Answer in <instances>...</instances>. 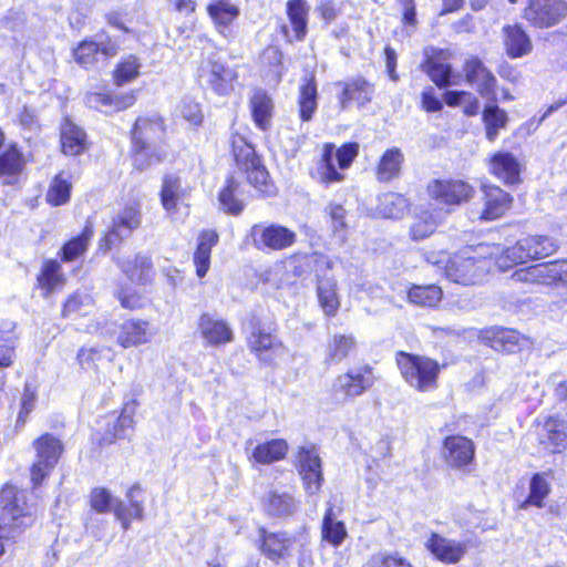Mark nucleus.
I'll return each mask as SVG.
<instances>
[{"label":"nucleus","mask_w":567,"mask_h":567,"mask_svg":"<svg viewBox=\"0 0 567 567\" xmlns=\"http://www.w3.org/2000/svg\"><path fill=\"white\" fill-rule=\"evenodd\" d=\"M166 134L164 120L159 115L138 117L131 131V152L133 165L138 171L163 161L159 150Z\"/></svg>","instance_id":"obj_1"},{"label":"nucleus","mask_w":567,"mask_h":567,"mask_svg":"<svg viewBox=\"0 0 567 567\" xmlns=\"http://www.w3.org/2000/svg\"><path fill=\"white\" fill-rule=\"evenodd\" d=\"M0 512V557L4 553V539H14L32 525V506L27 504L24 491H17L13 486H6L1 491Z\"/></svg>","instance_id":"obj_2"},{"label":"nucleus","mask_w":567,"mask_h":567,"mask_svg":"<svg viewBox=\"0 0 567 567\" xmlns=\"http://www.w3.org/2000/svg\"><path fill=\"white\" fill-rule=\"evenodd\" d=\"M398 368L412 388L427 392L437 388L440 364L430 358L399 351L395 357Z\"/></svg>","instance_id":"obj_3"},{"label":"nucleus","mask_w":567,"mask_h":567,"mask_svg":"<svg viewBox=\"0 0 567 567\" xmlns=\"http://www.w3.org/2000/svg\"><path fill=\"white\" fill-rule=\"evenodd\" d=\"M233 152L238 168L247 176L248 183L264 196H274L276 186L269 179L266 167L256 155L254 147L244 137L234 136Z\"/></svg>","instance_id":"obj_4"},{"label":"nucleus","mask_w":567,"mask_h":567,"mask_svg":"<svg viewBox=\"0 0 567 567\" xmlns=\"http://www.w3.org/2000/svg\"><path fill=\"white\" fill-rule=\"evenodd\" d=\"M472 249L454 254L444 266V274L451 281L468 286L481 282L487 272V260L471 255Z\"/></svg>","instance_id":"obj_5"},{"label":"nucleus","mask_w":567,"mask_h":567,"mask_svg":"<svg viewBox=\"0 0 567 567\" xmlns=\"http://www.w3.org/2000/svg\"><path fill=\"white\" fill-rule=\"evenodd\" d=\"M359 145L357 143H347L336 150L333 144L327 143L323 146L321 161L318 165V174L321 183L329 185L341 182L344 176L339 173L334 166L337 159L339 168L347 169L358 156Z\"/></svg>","instance_id":"obj_6"},{"label":"nucleus","mask_w":567,"mask_h":567,"mask_svg":"<svg viewBox=\"0 0 567 567\" xmlns=\"http://www.w3.org/2000/svg\"><path fill=\"white\" fill-rule=\"evenodd\" d=\"M375 381L372 368L369 365L349 369L336 378L331 394L337 402H348L364 393Z\"/></svg>","instance_id":"obj_7"},{"label":"nucleus","mask_w":567,"mask_h":567,"mask_svg":"<svg viewBox=\"0 0 567 567\" xmlns=\"http://www.w3.org/2000/svg\"><path fill=\"white\" fill-rule=\"evenodd\" d=\"M33 447L37 455L31 467V480L37 486L56 465L63 452V445L55 436L45 433L33 442Z\"/></svg>","instance_id":"obj_8"},{"label":"nucleus","mask_w":567,"mask_h":567,"mask_svg":"<svg viewBox=\"0 0 567 567\" xmlns=\"http://www.w3.org/2000/svg\"><path fill=\"white\" fill-rule=\"evenodd\" d=\"M118 52V45L109 34L100 32L94 39H85L73 49V59L82 68L90 70L99 62V56L105 60Z\"/></svg>","instance_id":"obj_9"},{"label":"nucleus","mask_w":567,"mask_h":567,"mask_svg":"<svg viewBox=\"0 0 567 567\" xmlns=\"http://www.w3.org/2000/svg\"><path fill=\"white\" fill-rule=\"evenodd\" d=\"M513 277L518 281L539 285H567V259L536 264L518 269Z\"/></svg>","instance_id":"obj_10"},{"label":"nucleus","mask_w":567,"mask_h":567,"mask_svg":"<svg viewBox=\"0 0 567 567\" xmlns=\"http://www.w3.org/2000/svg\"><path fill=\"white\" fill-rule=\"evenodd\" d=\"M248 347L264 364H271L272 354L284 349L281 341L274 334L270 324L252 319L250 321V333L247 339Z\"/></svg>","instance_id":"obj_11"},{"label":"nucleus","mask_w":567,"mask_h":567,"mask_svg":"<svg viewBox=\"0 0 567 567\" xmlns=\"http://www.w3.org/2000/svg\"><path fill=\"white\" fill-rule=\"evenodd\" d=\"M250 237L259 250H284L296 243L297 235L279 224H256L250 229Z\"/></svg>","instance_id":"obj_12"},{"label":"nucleus","mask_w":567,"mask_h":567,"mask_svg":"<svg viewBox=\"0 0 567 567\" xmlns=\"http://www.w3.org/2000/svg\"><path fill=\"white\" fill-rule=\"evenodd\" d=\"M567 14L565 0H528L524 18L536 28L556 25Z\"/></svg>","instance_id":"obj_13"},{"label":"nucleus","mask_w":567,"mask_h":567,"mask_svg":"<svg viewBox=\"0 0 567 567\" xmlns=\"http://www.w3.org/2000/svg\"><path fill=\"white\" fill-rule=\"evenodd\" d=\"M142 223L141 209L137 204L125 206L113 218L111 230L101 241V248L110 249L112 246L122 241L123 238L130 236L132 231L137 229Z\"/></svg>","instance_id":"obj_14"},{"label":"nucleus","mask_w":567,"mask_h":567,"mask_svg":"<svg viewBox=\"0 0 567 567\" xmlns=\"http://www.w3.org/2000/svg\"><path fill=\"white\" fill-rule=\"evenodd\" d=\"M474 192L468 183L460 179H435L429 185L430 196L447 206L461 205L470 200Z\"/></svg>","instance_id":"obj_15"},{"label":"nucleus","mask_w":567,"mask_h":567,"mask_svg":"<svg viewBox=\"0 0 567 567\" xmlns=\"http://www.w3.org/2000/svg\"><path fill=\"white\" fill-rule=\"evenodd\" d=\"M197 331L205 346L221 347L234 340V332L230 324L209 312H204L198 318Z\"/></svg>","instance_id":"obj_16"},{"label":"nucleus","mask_w":567,"mask_h":567,"mask_svg":"<svg viewBox=\"0 0 567 567\" xmlns=\"http://www.w3.org/2000/svg\"><path fill=\"white\" fill-rule=\"evenodd\" d=\"M299 473L308 494H317L322 485L321 460L315 446L301 447L298 454Z\"/></svg>","instance_id":"obj_17"},{"label":"nucleus","mask_w":567,"mask_h":567,"mask_svg":"<svg viewBox=\"0 0 567 567\" xmlns=\"http://www.w3.org/2000/svg\"><path fill=\"white\" fill-rule=\"evenodd\" d=\"M443 457L453 468H464L475 457V446L472 440L462 435H450L443 441Z\"/></svg>","instance_id":"obj_18"},{"label":"nucleus","mask_w":567,"mask_h":567,"mask_svg":"<svg viewBox=\"0 0 567 567\" xmlns=\"http://www.w3.org/2000/svg\"><path fill=\"white\" fill-rule=\"evenodd\" d=\"M337 86L341 89L338 95L341 110H347L351 104L361 109L371 102L374 94L373 85L363 78L338 82Z\"/></svg>","instance_id":"obj_19"},{"label":"nucleus","mask_w":567,"mask_h":567,"mask_svg":"<svg viewBox=\"0 0 567 567\" xmlns=\"http://www.w3.org/2000/svg\"><path fill=\"white\" fill-rule=\"evenodd\" d=\"M261 507L269 517L287 518L299 511L300 502L286 491L270 489L261 498Z\"/></svg>","instance_id":"obj_20"},{"label":"nucleus","mask_w":567,"mask_h":567,"mask_svg":"<svg viewBox=\"0 0 567 567\" xmlns=\"http://www.w3.org/2000/svg\"><path fill=\"white\" fill-rule=\"evenodd\" d=\"M502 42L509 59H520L532 53L533 41L519 23L505 24L502 28Z\"/></svg>","instance_id":"obj_21"},{"label":"nucleus","mask_w":567,"mask_h":567,"mask_svg":"<svg viewBox=\"0 0 567 567\" xmlns=\"http://www.w3.org/2000/svg\"><path fill=\"white\" fill-rule=\"evenodd\" d=\"M425 548L440 561L457 564L467 551L465 543L446 538L437 533H432L425 542Z\"/></svg>","instance_id":"obj_22"},{"label":"nucleus","mask_w":567,"mask_h":567,"mask_svg":"<svg viewBox=\"0 0 567 567\" xmlns=\"http://www.w3.org/2000/svg\"><path fill=\"white\" fill-rule=\"evenodd\" d=\"M432 51L433 55L425 51V60L422 64L430 79L441 89L458 84L461 75L454 72L449 62L444 61L442 52Z\"/></svg>","instance_id":"obj_23"},{"label":"nucleus","mask_w":567,"mask_h":567,"mask_svg":"<svg viewBox=\"0 0 567 567\" xmlns=\"http://www.w3.org/2000/svg\"><path fill=\"white\" fill-rule=\"evenodd\" d=\"M540 444L551 453H560L567 449V421L557 416H548L539 433Z\"/></svg>","instance_id":"obj_24"},{"label":"nucleus","mask_w":567,"mask_h":567,"mask_svg":"<svg viewBox=\"0 0 567 567\" xmlns=\"http://www.w3.org/2000/svg\"><path fill=\"white\" fill-rule=\"evenodd\" d=\"M136 101L134 92L123 95H111L103 92H90L85 95V104L104 113L118 112L131 107Z\"/></svg>","instance_id":"obj_25"},{"label":"nucleus","mask_w":567,"mask_h":567,"mask_svg":"<svg viewBox=\"0 0 567 567\" xmlns=\"http://www.w3.org/2000/svg\"><path fill=\"white\" fill-rule=\"evenodd\" d=\"M482 339L499 352L514 353L520 349L523 336L514 329L492 327L482 331Z\"/></svg>","instance_id":"obj_26"},{"label":"nucleus","mask_w":567,"mask_h":567,"mask_svg":"<svg viewBox=\"0 0 567 567\" xmlns=\"http://www.w3.org/2000/svg\"><path fill=\"white\" fill-rule=\"evenodd\" d=\"M153 334L154 331L148 321L130 319L121 324L117 342L123 348L137 347L148 342Z\"/></svg>","instance_id":"obj_27"},{"label":"nucleus","mask_w":567,"mask_h":567,"mask_svg":"<svg viewBox=\"0 0 567 567\" xmlns=\"http://www.w3.org/2000/svg\"><path fill=\"white\" fill-rule=\"evenodd\" d=\"M258 534L261 542L260 550L267 558L278 561L289 556L292 539L286 533H270L260 527Z\"/></svg>","instance_id":"obj_28"},{"label":"nucleus","mask_w":567,"mask_h":567,"mask_svg":"<svg viewBox=\"0 0 567 567\" xmlns=\"http://www.w3.org/2000/svg\"><path fill=\"white\" fill-rule=\"evenodd\" d=\"M491 172L505 184L513 185L520 182V164L511 152H497L489 161Z\"/></svg>","instance_id":"obj_29"},{"label":"nucleus","mask_w":567,"mask_h":567,"mask_svg":"<svg viewBox=\"0 0 567 567\" xmlns=\"http://www.w3.org/2000/svg\"><path fill=\"white\" fill-rule=\"evenodd\" d=\"M117 266L133 282L146 284L153 276V264L146 255L137 254L121 258Z\"/></svg>","instance_id":"obj_30"},{"label":"nucleus","mask_w":567,"mask_h":567,"mask_svg":"<svg viewBox=\"0 0 567 567\" xmlns=\"http://www.w3.org/2000/svg\"><path fill=\"white\" fill-rule=\"evenodd\" d=\"M485 204L481 218L494 220L502 217L509 209L513 197L497 186H485Z\"/></svg>","instance_id":"obj_31"},{"label":"nucleus","mask_w":567,"mask_h":567,"mask_svg":"<svg viewBox=\"0 0 567 567\" xmlns=\"http://www.w3.org/2000/svg\"><path fill=\"white\" fill-rule=\"evenodd\" d=\"M254 123L262 131L271 126L274 103L271 97L261 90H257L249 101Z\"/></svg>","instance_id":"obj_32"},{"label":"nucleus","mask_w":567,"mask_h":567,"mask_svg":"<svg viewBox=\"0 0 567 567\" xmlns=\"http://www.w3.org/2000/svg\"><path fill=\"white\" fill-rule=\"evenodd\" d=\"M61 146L63 153L71 156L80 155L86 148L84 131L68 118L61 126Z\"/></svg>","instance_id":"obj_33"},{"label":"nucleus","mask_w":567,"mask_h":567,"mask_svg":"<svg viewBox=\"0 0 567 567\" xmlns=\"http://www.w3.org/2000/svg\"><path fill=\"white\" fill-rule=\"evenodd\" d=\"M357 347L352 334L336 333L328 341L326 348V363L337 364L348 358Z\"/></svg>","instance_id":"obj_34"},{"label":"nucleus","mask_w":567,"mask_h":567,"mask_svg":"<svg viewBox=\"0 0 567 567\" xmlns=\"http://www.w3.org/2000/svg\"><path fill=\"white\" fill-rule=\"evenodd\" d=\"M207 11L219 32L227 37L229 25L237 19L239 9L225 0H215L209 3Z\"/></svg>","instance_id":"obj_35"},{"label":"nucleus","mask_w":567,"mask_h":567,"mask_svg":"<svg viewBox=\"0 0 567 567\" xmlns=\"http://www.w3.org/2000/svg\"><path fill=\"white\" fill-rule=\"evenodd\" d=\"M551 487L545 478L544 473H535L529 480V488L526 498L518 505L519 509L526 511L530 506L543 508L545 499L550 494Z\"/></svg>","instance_id":"obj_36"},{"label":"nucleus","mask_w":567,"mask_h":567,"mask_svg":"<svg viewBox=\"0 0 567 567\" xmlns=\"http://www.w3.org/2000/svg\"><path fill=\"white\" fill-rule=\"evenodd\" d=\"M318 92L315 75L306 76L302 79V84L299 87V115L303 122L312 118L318 103Z\"/></svg>","instance_id":"obj_37"},{"label":"nucleus","mask_w":567,"mask_h":567,"mask_svg":"<svg viewBox=\"0 0 567 567\" xmlns=\"http://www.w3.org/2000/svg\"><path fill=\"white\" fill-rule=\"evenodd\" d=\"M218 235L214 230H204L198 238L197 249L194 254L196 274L199 278L206 276L210 265L212 248L217 244Z\"/></svg>","instance_id":"obj_38"},{"label":"nucleus","mask_w":567,"mask_h":567,"mask_svg":"<svg viewBox=\"0 0 567 567\" xmlns=\"http://www.w3.org/2000/svg\"><path fill=\"white\" fill-rule=\"evenodd\" d=\"M319 305L328 317H334L340 308L337 282L332 278H321L317 285Z\"/></svg>","instance_id":"obj_39"},{"label":"nucleus","mask_w":567,"mask_h":567,"mask_svg":"<svg viewBox=\"0 0 567 567\" xmlns=\"http://www.w3.org/2000/svg\"><path fill=\"white\" fill-rule=\"evenodd\" d=\"M208 83L219 95H226L233 90L235 72L218 61L209 62Z\"/></svg>","instance_id":"obj_40"},{"label":"nucleus","mask_w":567,"mask_h":567,"mask_svg":"<svg viewBox=\"0 0 567 567\" xmlns=\"http://www.w3.org/2000/svg\"><path fill=\"white\" fill-rule=\"evenodd\" d=\"M309 4L306 0H289L287 2V14L293 30V38L302 40L307 34Z\"/></svg>","instance_id":"obj_41"},{"label":"nucleus","mask_w":567,"mask_h":567,"mask_svg":"<svg viewBox=\"0 0 567 567\" xmlns=\"http://www.w3.org/2000/svg\"><path fill=\"white\" fill-rule=\"evenodd\" d=\"M288 452V443L282 439H274L258 444L252 451V458L260 464H271L282 460Z\"/></svg>","instance_id":"obj_42"},{"label":"nucleus","mask_w":567,"mask_h":567,"mask_svg":"<svg viewBox=\"0 0 567 567\" xmlns=\"http://www.w3.org/2000/svg\"><path fill=\"white\" fill-rule=\"evenodd\" d=\"M23 166V156L16 147H10L0 155V177L6 184H13Z\"/></svg>","instance_id":"obj_43"},{"label":"nucleus","mask_w":567,"mask_h":567,"mask_svg":"<svg viewBox=\"0 0 567 567\" xmlns=\"http://www.w3.org/2000/svg\"><path fill=\"white\" fill-rule=\"evenodd\" d=\"M321 534L323 540L334 547L340 546L347 537L346 526L343 522L337 519L331 505L323 515Z\"/></svg>","instance_id":"obj_44"},{"label":"nucleus","mask_w":567,"mask_h":567,"mask_svg":"<svg viewBox=\"0 0 567 567\" xmlns=\"http://www.w3.org/2000/svg\"><path fill=\"white\" fill-rule=\"evenodd\" d=\"M186 190L182 187L181 179L173 175L164 177L161 200L166 212L173 213L178 202L183 200Z\"/></svg>","instance_id":"obj_45"},{"label":"nucleus","mask_w":567,"mask_h":567,"mask_svg":"<svg viewBox=\"0 0 567 567\" xmlns=\"http://www.w3.org/2000/svg\"><path fill=\"white\" fill-rule=\"evenodd\" d=\"M442 289L436 285L413 286L408 290L409 301L421 307H435L442 300Z\"/></svg>","instance_id":"obj_46"},{"label":"nucleus","mask_w":567,"mask_h":567,"mask_svg":"<svg viewBox=\"0 0 567 567\" xmlns=\"http://www.w3.org/2000/svg\"><path fill=\"white\" fill-rule=\"evenodd\" d=\"M532 259L527 251L524 238L519 239L514 246L507 247L497 259V266L502 270H507L515 265L523 264Z\"/></svg>","instance_id":"obj_47"},{"label":"nucleus","mask_w":567,"mask_h":567,"mask_svg":"<svg viewBox=\"0 0 567 567\" xmlns=\"http://www.w3.org/2000/svg\"><path fill=\"white\" fill-rule=\"evenodd\" d=\"M72 185L64 174H59L52 181L47 193V202L52 206H61L69 202Z\"/></svg>","instance_id":"obj_48"},{"label":"nucleus","mask_w":567,"mask_h":567,"mask_svg":"<svg viewBox=\"0 0 567 567\" xmlns=\"http://www.w3.org/2000/svg\"><path fill=\"white\" fill-rule=\"evenodd\" d=\"M92 235L91 226H85L81 235L71 239L62 247V260L72 261L82 256L87 249Z\"/></svg>","instance_id":"obj_49"},{"label":"nucleus","mask_w":567,"mask_h":567,"mask_svg":"<svg viewBox=\"0 0 567 567\" xmlns=\"http://www.w3.org/2000/svg\"><path fill=\"white\" fill-rule=\"evenodd\" d=\"M141 63L134 55L124 58L114 70V83L122 86L134 81L140 75Z\"/></svg>","instance_id":"obj_50"},{"label":"nucleus","mask_w":567,"mask_h":567,"mask_svg":"<svg viewBox=\"0 0 567 567\" xmlns=\"http://www.w3.org/2000/svg\"><path fill=\"white\" fill-rule=\"evenodd\" d=\"M260 63L268 69V75L272 76L275 82H279L284 73L282 53L276 45L267 47L261 55Z\"/></svg>","instance_id":"obj_51"},{"label":"nucleus","mask_w":567,"mask_h":567,"mask_svg":"<svg viewBox=\"0 0 567 567\" xmlns=\"http://www.w3.org/2000/svg\"><path fill=\"white\" fill-rule=\"evenodd\" d=\"M64 279L61 274V266L55 260H48L41 274L38 277V282L42 289L48 293L52 292L56 287L63 284Z\"/></svg>","instance_id":"obj_52"},{"label":"nucleus","mask_w":567,"mask_h":567,"mask_svg":"<svg viewBox=\"0 0 567 567\" xmlns=\"http://www.w3.org/2000/svg\"><path fill=\"white\" fill-rule=\"evenodd\" d=\"M239 184L234 177L227 179L226 186L219 193V202L225 210L233 215H239L244 209V203L236 197Z\"/></svg>","instance_id":"obj_53"},{"label":"nucleus","mask_w":567,"mask_h":567,"mask_svg":"<svg viewBox=\"0 0 567 567\" xmlns=\"http://www.w3.org/2000/svg\"><path fill=\"white\" fill-rule=\"evenodd\" d=\"M178 112L183 118L194 125H199L203 121V113L199 104L188 96L182 100L178 106Z\"/></svg>","instance_id":"obj_54"},{"label":"nucleus","mask_w":567,"mask_h":567,"mask_svg":"<svg viewBox=\"0 0 567 567\" xmlns=\"http://www.w3.org/2000/svg\"><path fill=\"white\" fill-rule=\"evenodd\" d=\"M37 401V393L30 386V384H25L24 392L21 400V410L17 417V424L23 425L27 421L28 415L33 411Z\"/></svg>","instance_id":"obj_55"},{"label":"nucleus","mask_w":567,"mask_h":567,"mask_svg":"<svg viewBox=\"0 0 567 567\" xmlns=\"http://www.w3.org/2000/svg\"><path fill=\"white\" fill-rule=\"evenodd\" d=\"M114 499L105 488H94L91 493V506L99 513L109 512L113 506Z\"/></svg>","instance_id":"obj_56"},{"label":"nucleus","mask_w":567,"mask_h":567,"mask_svg":"<svg viewBox=\"0 0 567 567\" xmlns=\"http://www.w3.org/2000/svg\"><path fill=\"white\" fill-rule=\"evenodd\" d=\"M400 6V11L402 14L401 21L403 25L406 28V34L410 35V29H414L417 19H416V10L414 0H396Z\"/></svg>","instance_id":"obj_57"},{"label":"nucleus","mask_w":567,"mask_h":567,"mask_svg":"<svg viewBox=\"0 0 567 567\" xmlns=\"http://www.w3.org/2000/svg\"><path fill=\"white\" fill-rule=\"evenodd\" d=\"M483 121L488 125L505 127L507 123V114L496 104H487L483 111Z\"/></svg>","instance_id":"obj_58"},{"label":"nucleus","mask_w":567,"mask_h":567,"mask_svg":"<svg viewBox=\"0 0 567 567\" xmlns=\"http://www.w3.org/2000/svg\"><path fill=\"white\" fill-rule=\"evenodd\" d=\"M488 71V69L484 65L482 60L476 56H473L465 61L464 63V72L466 76V81L468 83H476L480 81L482 75Z\"/></svg>","instance_id":"obj_59"},{"label":"nucleus","mask_w":567,"mask_h":567,"mask_svg":"<svg viewBox=\"0 0 567 567\" xmlns=\"http://www.w3.org/2000/svg\"><path fill=\"white\" fill-rule=\"evenodd\" d=\"M327 213L330 217L331 227L334 233L343 231L347 228L346 209L339 204H329Z\"/></svg>","instance_id":"obj_60"},{"label":"nucleus","mask_w":567,"mask_h":567,"mask_svg":"<svg viewBox=\"0 0 567 567\" xmlns=\"http://www.w3.org/2000/svg\"><path fill=\"white\" fill-rule=\"evenodd\" d=\"M101 358L102 352L95 348H81L78 353L79 363L83 369H96Z\"/></svg>","instance_id":"obj_61"},{"label":"nucleus","mask_w":567,"mask_h":567,"mask_svg":"<svg viewBox=\"0 0 567 567\" xmlns=\"http://www.w3.org/2000/svg\"><path fill=\"white\" fill-rule=\"evenodd\" d=\"M477 83V90L480 94L485 99H495V87L497 80L493 75V73L488 70L486 71Z\"/></svg>","instance_id":"obj_62"},{"label":"nucleus","mask_w":567,"mask_h":567,"mask_svg":"<svg viewBox=\"0 0 567 567\" xmlns=\"http://www.w3.org/2000/svg\"><path fill=\"white\" fill-rule=\"evenodd\" d=\"M435 230V224L432 220H416L410 228L412 239L421 240L429 237Z\"/></svg>","instance_id":"obj_63"},{"label":"nucleus","mask_w":567,"mask_h":567,"mask_svg":"<svg viewBox=\"0 0 567 567\" xmlns=\"http://www.w3.org/2000/svg\"><path fill=\"white\" fill-rule=\"evenodd\" d=\"M422 106L425 111L432 113L439 112L443 109V102L435 95L432 86L426 87L422 92Z\"/></svg>","instance_id":"obj_64"}]
</instances>
